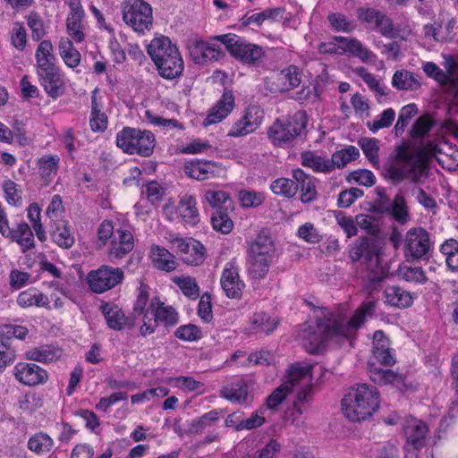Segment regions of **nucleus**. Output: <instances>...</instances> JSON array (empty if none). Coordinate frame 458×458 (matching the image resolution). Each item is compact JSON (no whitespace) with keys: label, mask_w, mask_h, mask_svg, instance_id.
I'll use <instances>...</instances> for the list:
<instances>
[{"label":"nucleus","mask_w":458,"mask_h":458,"mask_svg":"<svg viewBox=\"0 0 458 458\" xmlns=\"http://www.w3.org/2000/svg\"><path fill=\"white\" fill-rule=\"evenodd\" d=\"M219 420V411L212 410L202 416L191 420L189 426V433L193 435L201 434L204 429L210 427Z\"/></svg>","instance_id":"09e8293b"},{"label":"nucleus","mask_w":458,"mask_h":458,"mask_svg":"<svg viewBox=\"0 0 458 458\" xmlns=\"http://www.w3.org/2000/svg\"><path fill=\"white\" fill-rule=\"evenodd\" d=\"M218 166L211 161L196 159L185 163L184 173L191 178L203 181L216 175Z\"/></svg>","instance_id":"a878e982"},{"label":"nucleus","mask_w":458,"mask_h":458,"mask_svg":"<svg viewBox=\"0 0 458 458\" xmlns=\"http://www.w3.org/2000/svg\"><path fill=\"white\" fill-rule=\"evenodd\" d=\"M123 277L122 268L102 265L98 269L88 274L87 282L93 293H103L121 284Z\"/></svg>","instance_id":"9d476101"},{"label":"nucleus","mask_w":458,"mask_h":458,"mask_svg":"<svg viewBox=\"0 0 458 458\" xmlns=\"http://www.w3.org/2000/svg\"><path fill=\"white\" fill-rule=\"evenodd\" d=\"M221 286L226 296L231 299H240L245 286L240 279L238 268L233 264L226 267L221 276Z\"/></svg>","instance_id":"a211bd4d"},{"label":"nucleus","mask_w":458,"mask_h":458,"mask_svg":"<svg viewBox=\"0 0 458 458\" xmlns=\"http://www.w3.org/2000/svg\"><path fill=\"white\" fill-rule=\"evenodd\" d=\"M395 118V112L393 108L384 110L373 122H368L367 126L372 132L380 129L389 128Z\"/></svg>","instance_id":"13d9d810"},{"label":"nucleus","mask_w":458,"mask_h":458,"mask_svg":"<svg viewBox=\"0 0 458 458\" xmlns=\"http://www.w3.org/2000/svg\"><path fill=\"white\" fill-rule=\"evenodd\" d=\"M229 210L215 211L211 216L212 226L216 231L222 233H229L233 227V223L228 216Z\"/></svg>","instance_id":"6e6d98bb"},{"label":"nucleus","mask_w":458,"mask_h":458,"mask_svg":"<svg viewBox=\"0 0 458 458\" xmlns=\"http://www.w3.org/2000/svg\"><path fill=\"white\" fill-rule=\"evenodd\" d=\"M435 123L430 114H424L414 122L409 131V135L412 139H422L428 134Z\"/></svg>","instance_id":"3c124183"},{"label":"nucleus","mask_w":458,"mask_h":458,"mask_svg":"<svg viewBox=\"0 0 458 458\" xmlns=\"http://www.w3.org/2000/svg\"><path fill=\"white\" fill-rule=\"evenodd\" d=\"M273 260L274 259L247 253V271L249 276L255 280L263 279L268 273Z\"/></svg>","instance_id":"f704fd0d"},{"label":"nucleus","mask_w":458,"mask_h":458,"mask_svg":"<svg viewBox=\"0 0 458 458\" xmlns=\"http://www.w3.org/2000/svg\"><path fill=\"white\" fill-rule=\"evenodd\" d=\"M151 315L156 317L157 322H161L165 327H174L178 323V313L172 306H165L157 297L151 299L149 304Z\"/></svg>","instance_id":"c756f323"},{"label":"nucleus","mask_w":458,"mask_h":458,"mask_svg":"<svg viewBox=\"0 0 458 458\" xmlns=\"http://www.w3.org/2000/svg\"><path fill=\"white\" fill-rule=\"evenodd\" d=\"M174 335L182 340L192 342L202 337L201 330L195 325L188 324L179 327Z\"/></svg>","instance_id":"774afa93"},{"label":"nucleus","mask_w":458,"mask_h":458,"mask_svg":"<svg viewBox=\"0 0 458 458\" xmlns=\"http://www.w3.org/2000/svg\"><path fill=\"white\" fill-rule=\"evenodd\" d=\"M186 47L191 60L197 64H208L225 56V52L220 47L199 38H189Z\"/></svg>","instance_id":"f8f14e48"},{"label":"nucleus","mask_w":458,"mask_h":458,"mask_svg":"<svg viewBox=\"0 0 458 458\" xmlns=\"http://www.w3.org/2000/svg\"><path fill=\"white\" fill-rule=\"evenodd\" d=\"M293 178L299 184L301 191V201L302 203H310L317 199V189L315 185V178L304 173L301 169L293 170Z\"/></svg>","instance_id":"cd10ccee"},{"label":"nucleus","mask_w":458,"mask_h":458,"mask_svg":"<svg viewBox=\"0 0 458 458\" xmlns=\"http://www.w3.org/2000/svg\"><path fill=\"white\" fill-rule=\"evenodd\" d=\"M301 165L311 168L317 173H330L333 171V165L330 159L318 156L311 151H305L301 155Z\"/></svg>","instance_id":"a19ab883"},{"label":"nucleus","mask_w":458,"mask_h":458,"mask_svg":"<svg viewBox=\"0 0 458 458\" xmlns=\"http://www.w3.org/2000/svg\"><path fill=\"white\" fill-rule=\"evenodd\" d=\"M205 199L215 211L233 209V201L226 191L208 190L205 193Z\"/></svg>","instance_id":"79ce46f5"},{"label":"nucleus","mask_w":458,"mask_h":458,"mask_svg":"<svg viewBox=\"0 0 458 458\" xmlns=\"http://www.w3.org/2000/svg\"><path fill=\"white\" fill-rule=\"evenodd\" d=\"M418 113V108L415 104H409L404 106L399 113L397 122L394 125V132L396 136L401 135L409 121Z\"/></svg>","instance_id":"4d7b16f0"},{"label":"nucleus","mask_w":458,"mask_h":458,"mask_svg":"<svg viewBox=\"0 0 458 458\" xmlns=\"http://www.w3.org/2000/svg\"><path fill=\"white\" fill-rule=\"evenodd\" d=\"M234 106V97L230 91H225L217 103L209 110L203 124L205 126L217 123L225 119Z\"/></svg>","instance_id":"4be33fe9"},{"label":"nucleus","mask_w":458,"mask_h":458,"mask_svg":"<svg viewBox=\"0 0 458 458\" xmlns=\"http://www.w3.org/2000/svg\"><path fill=\"white\" fill-rule=\"evenodd\" d=\"M426 168L422 161V152H413L404 143L396 148L394 163L386 169L387 175L394 182L398 183L404 179H411L413 182H420L422 172Z\"/></svg>","instance_id":"39448f33"},{"label":"nucleus","mask_w":458,"mask_h":458,"mask_svg":"<svg viewBox=\"0 0 458 458\" xmlns=\"http://www.w3.org/2000/svg\"><path fill=\"white\" fill-rule=\"evenodd\" d=\"M53 446L54 440L49 435L44 432L31 436L28 441V448L36 454L49 452L52 450Z\"/></svg>","instance_id":"603ef678"},{"label":"nucleus","mask_w":458,"mask_h":458,"mask_svg":"<svg viewBox=\"0 0 458 458\" xmlns=\"http://www.w3.org/2000/svg\"><path fill=\"white\" fill-rule=\"evenodd\" d=\"M234 106V97L230 91H225L217 103L209 110L203 124L205 126L217 123L225 119Z\"/></svg>","instance_id":"5701e85b"},{"label":"nucleus","mask_w":458,"mask_h":458,"mask_svg":"<svg viewBox=\"0 0 458 458\" xmlns=\"http://www.w3.org/2000/svg\"><path fill=\"white\" fill-rule=\"evenodd\" d=\"M403 430L407 444L415 451L425 445L428 434V428L425 422L412 418L406 421Z\"/></svg>","instance_id":"6ab92c4d"},{"label":"nucleus","mask_w":458,"mask_h":458,"mask_svg":"<svg viewBox=\"0 0 458 458\" xmlns=\"http://www.w3.org/2000/svg\"><path fill=\"white\" fill-rule=\"evenodd\" d=\"M40 85L48 97L56 99L65 92V83L57 66L37 72Z\"/></svg>","instance_id":"2eb2a0df"},{"label":"nucleus","mask_w":458,"mask_h":458,"mask_svg":"<svg viewBox=\"0 0 458 458\" xmlns=\"http://www.w3.org/2000/svg\"><path fill=\"white\" fill-rule=\"evenodd\" d=\"M182 261L188 265L199 266L206 259V248L193 238H176L173 241Z\"/></svg>","instance_id":"4468645a"},{"label":"nucleus","mask_w":458,"mask_h":458,"mask_svg":"<svg viewBox=\"0 0 458 458\" xmlns=\"http://www.w3.org/2000/svg\"><path fill=\"white\" fill-rule=\"evenodd\" d=\"M259 109L256 106H251L247 109L244 116H242L228 133L232 137H241L252 132L261 123V116H258Z\"/></svg>","instance_id":"393cba45"},{"label":"nucleus","mask_w":458,"mask_h":458,"mask_svg":"<svg viewBox=\"0 0 458 458\" xmlns=\"http://www.w3.org/2000/svg\"><path fill=\"white\" fill-rule=\"evenodd\" d=\"M355 73L360 76L369 88L380 96H386V87L376 79L375 75L368 72L365 67H358L355 70Z\"/></svg>","instance_id":"680f3d73"},{"label":"nucleus","mask_w":458,"mask_h":458,"mask_svg":"<svg viewBox=\"0 0 458 458\" xmlns=\"http://www.w3.org/2000/svg\"><path fill=\"white\" fill-rule=\"evenodd\" d=\"M60 158L57 155H47L38 159V165L42 178L46 179L56 174Z\"/></svg>","instance_id":"5fc2aeb1"},{"label":"nucleus","mask_w":458,"mask_h":458,"mask_svg":"<svg viewBox=\"0 0 458 458\" xmlns=\"http://www.w3.org/2000/svg\"><path fill=\"white\" fill-rule=\"evenodd\" d=\"M310 369V366H301L298 363L292 365L288 369V380L275 389L267 398V407L268 409H276L284 400L286 394L293 389L300 378L309 377Z\"/></svg>","instance_id":"9b49d317"},{"label":"nucleus","mask_w":458,"mask_h":458,"mask_svg":"<svg viewBox=\"0 0 458 458\" xmlns=\"http://www.w3.org/2000/svg\"><path fill=\"white\" fill-rule=\"evenodd\" d=\"M389 339L385 335L383 331L378 330L373 335L372 357L369 361L376 365L379 363L384 366H391L394 363V356L390 352Z\"/></svg>","instance_id":"412c9836"},{"label":"nucleus","mask_w":458,"mask_h":458,"mask_svg":"<svg viewBox=\"0 0 458 458\" xmlns=\"http://www.w3.org/2000/svg\"><path fill=\"white\" fill-rule=\"evenodd\" d=\"M70 8L66 19V29L69 35L76 41H83L85 36L81 30V21L85 16L84 10L80 0H65Z\"/></svg>","instance_id":"dca6fc26"},{"label":"nucleus","mask_w":458,"mask_h":458,"mask_svg":"<svg viewBox=\"0 0 458 458\" xmlns=\"http://www.w3.org/2000/svg\"><path fill=\"white\" fill-rule=\"evenodd\" d=\"M385 297L388 304L398 308H406L412 303L411 293L399 286L386 287Z\"/></svg>","instance_id":"37998d69"},{"label":"nucleus","mask_w":458,"mask_h":458,"mask_svg":"<svg viewBox=\"0 0 458 458\" xmlns=\"http://www.w3.org/2000/svg\"><path fill=\"white\" fill-rule=\"evenodd\" d=\"M196 204V199L191 195L185 194L180 199L176 212L184 223L191 225L199 223V215Z\"/></svg>","instance_id":"473e14b6"},{"label":"nucleus","mask_w":458,"mask_h":458,"mask_svg":"<svg viewBox=\"0 0 458 458\" xmlns=\"http://www.w3.org/2000/svg\"><path fill=\"white\" fill-rule=\"evenodd\" d=\"M10 239L16 242L21 246L23 253L35 247L32 230L25 222H21L16 225Z\"/></svg>","instance_id":"e433bc0d"},{"label":"nucleus","mask_w":458,"mask_h":458,"mask_svg":"<svg viewBox=\"0 0 458 458\" xmlns=\"http://www.w3.org/2000/svg\"><path fill=\"white\" fill-rule=\"evenodd\" d=\"M389 214L401 224L407 222L409 217L408 208L402 194H397L394 197Z\"/></svg>","instance_id":"e2e57ef3"},{"label":"nucleus","mask_w":458,"mask_h":458,"mask_svg":"<svg viewBox=\"0 0 458 458\" xmlns=\"http://www.w3.org/2000/svg\"><path fill=\"white\" fill-rule=\"evenodd\" d=\"M174 282L178 285L185 296L193 300L199 297V286L194 278L190 276L178 277L175 278Z\"/></svg>","instance_id":"338daca9"},{"label":"nucleus","mask_w":458,"mask_h":458,"mask_svg":"<svg viewBox=\"0 0 458 458\" xmlns=\"http://www.w3.org/2000/svg\"><path fill=\"white\" fill-rule=\"evenodd\" d=\"M369 377L377 384H388L393 383L399 378V375L390 369H383L377 367V365L369 361Z\"/></svg>","instance_id":"864d4df0"},{"label":"nucleus","mask_w":458,"mask_h":458,"mask_svg":"<svg viewBox=\"0 0 458 458\" xmlns=\"http://www.w3.org/2000/svg\"><path fill=\"white\" fill-rule=\"evenodd\" d=\"M377 304V301L372 300L362 302L350 319L328 313L318 318L315 324H303L299 332L303 347L308 352L316 354L324 350L329 338L348 339L361 327L366 318L375 315Z\"/></svg>","instance_id":"f257e3e1"},{"label":"nucleus","mask_w":458,"mask_h":458,"mask_svg":"<svg viewBox=\"0 0 458 458\" xmlns=\"http://www.w3.org/2000/svg\"><path fill=\"white\" fill-rule=\"evenodd\" d=\"M51 238L62 249H70L73 246L75 239L68 221L55 220L51 225Z\"/></svg>","instance_id":"bb28decb"},{"label":"nucleus","mask_w":458,"mask_h":458,"mask_svg":"<svg viewBox=\"0 0 458 458\" xmlns=\"http://www.w3.org/2000/svg\"><path fill=\"white\" fill-rule=\"evenodd\" d=\"M213 39L224 44L228 53L243 64L259 65L264 60L266 52L261 46L250 43L236 34L218 35Z\"/></svg>","instance_id":"423d86ee"},{"label":"nucleus","mask_w":458,"mask_h":458,"mask_svg":"<svg viewBox=\"0 0 458 458\" xmlns=\"http://www.w3.org/2000/svg\"><path fill=\"white\" fill-rule=\"evenodd\" d=\"M3 190L6 201L13 206H21L22 202L21 191L17 183L6 180L3 183Z\"/></svg>","instance_id":"69168bd1"},{"label":"nucleus","mask_w":458,"mask_h":458,"mask_svg":"<svg viewBox=\"0 0 458 458\" xmlns=\"http://www.w3.org/2000/svg\"><path fill=\"white\" fill-rule=\"evenodd\" d=\"M37 72L56 66L54 47L49 40H43L37 47L35 54Z\"/></svg>","instance_id":"4c0bfd02"},{"label":"nucleus","mask_w":458,"mask_h":458,"mask_svg":"<svg viewBox=\"0 0 458 458\" xmlns=\"http://www.w3.org/2000/svg\"><path fill=\"white\" fill-rule=\"evenodd\" d=\"M379 393L373 386L356 384L342 400L344 415L352 422L370 418L379 408Z\"/></svg>","instance_id":"f03ea898"},{"label":"nucleus","mask_w":458,"mask_h":458,"mask_svg":"<svg viewBox=\"0 0 458 458\" xmlns=\"http://www.w3.org/2000/svg\"><path fill=\"white\" fill-rule=\"evenodd\" d=\"M378 140L376 139H368L363 138L359 141V145L361 148L364 155L369 160V162L374 165L377 166L379 164L378 159Z\"/></svg>","instance_id":"052dcab7"},{"label":"nucleus","mask_w":458,"mask_h":458,"mask_svg":"<svg viewBox=\"0 0 458 458\" xmlns=\"http://www.w3.org/2000/svg\"><path fill=\"white\" fill-rule=\"evenodd\" d=\"M17 304L21 308L38 306L50 309L47 296L33 288L20 293Z\"/></svg>","instance_id":"ea45409f"},{"label":"nucleus","mask_w":458,"mask_h":458,"mask_svg":"<svg viewBox=\"0 0 458 458\" xmlns=\"http://www.w3.org/2000/svg\"><path fill=\"white\" fill-rule=\"evenodd\" d=\"M147 52L162 78L173 80L182 76L184 70L182 57L168 37L154 38L147 46Z\"/></svg>","instance_id":"7ed1b4c3"},{"label":"nucleus","mask_w":458,"mask_h":458,"mask_svg":"<svg viewBox=\"0 0 458 458\" xmlns=\"http://www.w3.org/2000/svg\"><path fill=\"white\" fill-rule=\"evenodd\" d=\"M116 145L126 154L147 157L153 153L156 139L149 131L124 127L116 135Z\"/></svg>","instance_id":"0eeeda50"},{"label":"nucleus","mask_w":458,"mask_h":458,"mask_svg":"<svg viewBox=\"0 0 458 458\" xmlns=\"http://www.w3.org/2000/svg\"><path fill=\"white\" fill-rule=\"evenodd\" d=\"M271 191L276 195H282L285 198H293L299 190V184L296 181L288 178H278L272 182Z\"/></svg>","instance_id":"8fccbe9b"},{"label":"nucleus","mask_w":458,"mask_h":458,"mask_svg":"<svg viewBox=\"0 0 458 458\" xmlns=\"http://www.w3.org/2000/svg\"><path fill=\"white\" fill-rule=\"evenodd\" d=\"M349 44L347 54L360 58L363 63L376 60V55L367 49L358 39L352 38Z\"/></svg>","instance_id":"bf43d9fd"},{"label":"nucleus","mask_w":458,"mask_h":458,"mask_svg":"<svg viewBox=\"0 0 458 458\" xmlns=\"http://www.w3.org/2000/svg\"><path fill=\"white\" fill-rule=\"evenodd\" d=\"M455 64H451L447 72H445L436 64L432 62H427L423 65V71L428 77L434 79L442 86H455L457 84V78L455 74Z\"/></svg>","instance_id":"7c9ffc66"},{"label":"nucleus","mask_w":458,"mask_h":458,"mask_svg":"<svg viewBox=\"0 0 458 458\" xmlns=\"http://www.w3.org/2000/svg\"><path fill=\"white\" fill-rule=\"evenodd\" d=\"M62 354V349L51 344H42L29 350L26 358L33 361L49 363L59 360Z\"/></svg>","instance_id":"2f4dec72"},{"label":"nucleus","mask_w":458,"mask_h":458,"mask_svg":"<svg viewBox=\"0 0 458 458\" xmlns=\"http://www.w3.org/2000/svg\"><path fill=\"white\" fill-rule=\"evenodd\" d=\"M304 123H300L296 116L276 119L268 130V136L275 141L288 142L301 134Z\"/></svg>","instance_id":"ddd939ff"},{"label":"nucleus","mask_w":458,"mask_h":458,"mask_svg":"<svg viewBox=\"0 0 458 458\" xmlns=\"http://www.w3.org/2000/svg\"><path fill=\"white\" fill-rule=\"evenodd\" d=\"M301 72H299L298 67L295 65H289L276 75V80L279 83L278 89L280 91H289L295 89L301 83Z\"/></svg>","instance_id":"58836bf2"},{"label":"nucleus","mask_w":458,"mask_h":458,"mask_svg":"<svg viewBox=\"0 0 458 458\" xmlns=\"http://www.w3.org/2000/svg\"><path fill=\"white\" fill-rule=\"evenodd\" d=\"M359 157L360 151L356 147L347 146L335 152L330 158V163L333 165V170L335 168H343L351 161L356 160Z\"/></svg>","instance_id":"49530a36"},{"label":"nucleus","mask_w":458,"mask_h":458,"mask_svg":"<svg viewBox=\"0 0 458 458\" xmlns=\"http://www.w3.org/2000/svg\"><path fill=\"white\" fill-rule=\"evenodd\" d=\"M109 328L121 331L125 327L131 328L134 326L132 319L125 316L121 308L113 303L105 302L100 306Z\"/></svg>","instance_id":"aec40b11"},{"label":"nucleus","mask_w":458,"mask_h":458,"mask_svg":"<svg viewBox=\"0 0 458 458\" xmlns=\"http://www.w3.org/2000/svg\"><path fill=\"white\" fill-rule=\"evenodd\" d=\"M15 357L16 352L12 346V342L0 335V370L13 362Z\"/></svg>","instance_id":"0e129e2a"},{"label":"nucleus","mask_w":458,"mask_h":458,"mask_svg":"<svg viewBox=\"0 0 458 458\" xmlns=\"http://www.w3.org/2000/svg\"><path fill=\"white\" fill-rule=\"evenodd\" d=\"M17 380L27 386L42 384L47 379V372L34 363H18L15 368Z\"/></svg>","instance_id":"f3484780"},{"label":"nucleus","mask_w":458,"mask_h":458,"mask_svg":"<svg viewBox=\"0 0 458 458\" xmlns=\"http://www.w3.org/2000/svg\"><path fill=\"white\" fill-rule=\"evenodd\" d=\"M429 249V234L425 229L411 228L406 233L403 242V255L406 262L424 259Z\"/></svg>","instance_id":"1a4fd4ad"},{"label":"nucleus","mask_w":458,"mask_h":458,"mask_svg":"<svg viewBox=\"0 0 458 458\" xmlns=\"http://www.w3.org/2000/svg\"><path fill=\"white\" fill-rule=\"evenodd\" d=\"M149 257L154 267L159 270L171 272L176 268L175 257L165 248L157 245L152 246Z\"/></svg>","instance_id":"72a5a7b5"},{"label":"nucleus","mask_w":458,"mask_h":458,"mask_svg":"<svg viewBox=\"0 0 458 458\" xmlns=\"http://www.w3.org/2000/svg\"><path fill=\"white\" fill-rule=\"evenodd\" d=\"M420 77L407 70L396 71L392 77V85L398 90H417L421 87Z\"/></svg>","instance_id":"c9c22d12"},{"label":"nucleus","mask_w":458,"mask_h":458,"mask_svg":"<svg viewBox=\"0 0 458 458\" xmlns=\"http://www.w3.org/2000/svg\"><path fill=\"white\" fill-rule=\"evenodd\" d=\"M364 258V266L368 271V279L376 287L387 275V270L382 265L381 248L368 237H360L349 250V258L356 263Z\"/></svg>","instance_id":"20e7f679"},{"label":"nucleus","mask_w":458,"mask_h":458,"mask_svg":"<svg viewBox=\"0 0 458 458\" xmlns=\"http://www.w3.org/2000/svg\"><path fill=\"white\" fill-rule=\"evenodd\" d=\"M276 247L270 232L264 228L250 242L247 253L259 257L274 259Z\"/></svg>","instance_id":"b1692460"},{"label":"nucleus","mask_w":458,"mask_h":458,"mask_svg":"<svg viewBox=\"0 0 458 458\" xmlns=\"http://www.w3.org/2000/svg\"><path fill=\"white\" fill-rule=\"evenodd\" d=\"M221 396L239 404H250L252 402V398L250 399L248 386L243 379H237L224 386L221 390Z\"/></svg>","instance_id":"c85d7f7f"},{"label":"nucleus","mask_w":458,"mask_h":458,"mask_svg":"<svg viewBox=\"0 0 458 458\" xmlns=\"http://www.w3.org/2000/svg\"><path fill=\"white\" fill-rule=\"evenodd\" d=\"M251 324L256 333H265L268 335L276 328L278 320L260 311L254 314Z\"/></svg>","instance_id":"de8ad7c7"},{"label":"nucleus","mask_w":458,"mask_h":458,"mask_svg":"<svg viewBox=\"0 0 458 458\" xmlns=\"http://www.w3.org/2000/svg\"><path fill=\"white\" fill-rule=\"evenodd\" d=\"M403 262L399 265L397 269V275L406 282L415 284H425L428 281V277L425 275L421 267H412Z\"/></svg>","instance_id":"a18cd8bd"},{"label":"nucleus","mask_w":458,"mask_h":458,"mask_svg":"<svg viewBox=\"0 0 458 458\" xmlns=\"http://www.w3.org/2000/svg\"><path fill=\"white\" fill-rule=\"evenodd\" d=\"M123 19L134 31L144 33L145 30H149L152 27V7L142 0L124 3Z\"/></svg>","instance_id":"6e6552de"},{"label":"nucleus","mask_w":458,"mask_h":458,"mask_svg":"<svg viewBox=\"0 0 458 458\" xmlns=\"http://www.w3.org/2000/svg\"><path fill=\"white\" fill-rule=\"evenodd\" d=\"M59 54L67 66L75 68L80 64L81 54L69 38H62L60 39Z\"/></svg>","instance_id":"c03bdc74"}]
</instances>
